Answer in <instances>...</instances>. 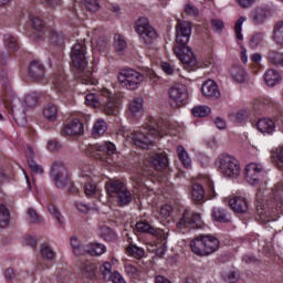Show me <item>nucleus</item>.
Listing matches in <instances>:
<instances>
[{
  "label": "nucleus",
  "mask_w": 283,
  "mask_h": 283,
  "mask_svg": "<svg viewBox=\"0 0 283 283\" xmlns=\"http://www.w3.org/2000/svg\"><path fill=\"white\" fill-rule=\"evenodd\" d=\"M48 209H49V213H51V216H53L60 224H63V216L61 214L56 206L50 203L48 206Z\"/></svg>",
  "instance_id": "nucleus-55"
},
{
  "label": "nucleus",
  "mask_w": 283,
  "mask_h": 283,
  "mask_svg": "<svg viewBox=\"0 0 283 283\" xmlns=\"http://www.w3.org/2000/svg\"><path fill=\"white\" fill-rule=\"evenodd\" d=\"M29 19L32 23L33 30H36L38 32H41L45 29V21L41 19L39 15L29 14Z\"/></svg>",
  "instance_id": "nucleus-46"
},
{
  "label": "nucleus",
  "mask_w": 283,
  "mask_h": 283,
  "mask_svg": "<svg viewBox=\"0 0 283 283\" xmlns=\"http://www.w3.org/2000/svg\"><path fill=\"white\" fill-rule=\"evenodd\" d=\"M8 224H10V211L6 205H0V227L1 229H6Z\"/></svg>",
  "instance_id": "nucleus-44"
},
{
  "label": "nucleus",
  "mask_w": 283,
  "mask_h": 283,
  "mask_svg": "<svg viewBox=\"0 0 283 283\" xmlns=\"http://www.w3.org/2000/svg\"><path fill=\"white\" fill-rule=\"evenodd\" d=\"M266 9L264 8H255L250 14V21L254 25H262L264 21H266Z\"/></svg>",
  "instance_id": "nucleus-30"
},
{
  "label": "nucleus",
  "mask_w": 283,
  "mask_h": 283,
  "mask_svg": "<svg viewBox=\"0 0 283 283\" xmlns=\"http://www.w3.org/2000/svg\"><path fill=\"white\" fill-rule=\"evenodd\" d=\"M268 61L272 65H275L276 67H282L283 65V54L275 51V50H269L268 51Z\"/></svg>",
  "instance_id": "nucleus-37"
},
{
  "label": "nucleus",
  "mask_w": 283,
  "mask_h": 283,
  "mask_svg": "<svg viewBox=\"0 0 283 283\" xmlns=\"http://www.w3.org/2000/svg\"><path fill=\"white\" fill-rule=\"evenodd\" d=\"M62 147L63 145L57 139H50L46 144V149L49 151H59Z\"/></svg>",
  "instance_id": "nucleus-56"
},
{
  "label": "nucleus",
  "mask_w": 283,
  "mask_h": 283,
  "mask_svg": "<svg viewBox=\"0 0 283 283\" xmlns=\"http://www.w3.org/2000/svg\"><path fill=\"white\" fill-rule=\"evenodd\" d=\"M115 198L119 207H127L132 203V192L127 188L122 190Z\"/></svg>",
  "instance_id": "nucleus-38"
},
{
  "label": "nucleus",
  "mask_w": 283,
  "mask_h": 283,
  "mask_svg": "<svg viewBox=\"0 0 283 283\" xmlns=\"http://www.w3.org/2000/svg\"><path fill=\"white\" fill-rule=\"evenodd\" d=\"M25 277H28V272L23 271V270H14L12 268H8L4 271V280L8 283H12V280H19V282H23V280H25Z\"/></svg>",
  "instance_id": "nucleus-26"
},
{
  "label": "nucleus",
  "mask_w": 283,
  "mask_h": 283,
  "mask_svg": "<svg viewBox=\"0 0 283 283\" xmlns=\"http://www.w3.org/2000/svg\"><path fill=\"white\" fill-rule=\"evenodd\" d=\"M43 116L51 122L56 120V116H59V108L54 104H49L43 109Z\"/></svg>",
  "instance_id": "nucleus-39"
},
{
  "label": "nucleus",
  "mask_w": 283,
  "mask_h": 283,
  "mask_svg": "<svg viewBox=\"0 0 283 283\" xmlns=\"http://www.w3.org/2000/svg\"><path fill=\"white\" fill-rule=\"evenodd\" d=\"M27 216H28L29 222H32V223L40 222L41 220V218L39 217V213H36V210L32 208L28 209Z\"/></svg>",
  "instance_id": "nucleus-57"
},
{
  "label": "nucleus",
  "mask_w": 283,
  "mask_h": 283,
  "mask_svg": "<svg viewBox=\"0 0 283 283\" xmlns=\"http://www.w3.org/2000/svg\"><path fill=\"white\" fill-rule=\"evenodd\" d=\"M135 30L140 39H143L144 43H146V45H149V43L156 41L158 36L156 30L149 25V20L147 18H139L136 22Z\"/></svg>",
  "instance_id": "nucleus-13"
},
{
  "label": "nucleus",
  "mask_w": 283,
  "mask_h": 283,
  "mask_svg": "<svg viewBox=\"0 0 283 283\" xmlns=\"http://www.w3.org/2000/svg\"><path fill=\"white\" fill-rule=\"evenodd\" d=\"M145 76L147 78H156V73L148 70L145 74H142L134 69H125L119 72L117 78L122 87H125L126 90H138V85L145 81Z\"/></svg>",
  "instance_id": "nucleus-6"
},
{
  "label": "nucleus",
  "mask_w": 283,
  "mask_h": 283,
  "mask_svg": "<svg viewBox=\"0 0 283 283\" xmlns=\"http://www.w3.org/2000/svg\"><path fill=\"white\" fill-rule=\"evenodd\" d=\"M266 176V170L260 164H250L245 167V180L253 187L260 185Z\"/></svg>",
  "instance_id": "nucleus-15"
},
{
  "label": "nucleus",
  "mask_w": 283,
  "mask_h": 283,
  "mask_svg": "<svg viewBox=\"0 0 283 283\" xmlns=\"http://www.w3.org/2000/svg\"><path fill=\"white\" fill-rule=\"evenodd\" d=\"M84 7L88 12H98L101 10L98 0H84Z\"/></svg>",
  "instance_id": "nucleus-54"
},
{
  "label": "nucleus",
  "mask_w": 283,
  "mask_h": 283,
  "mask_svg": "<svg viewBox=\"0 0 283 283\" xmlns=\"http://www.w3.org/2000/svg\"><path fill=\"white\" fill-rule=\"evenodd\" d=\"M107 132V123L103 119H98L95 122L93 126V136L96 138V136H103Z\"/></svg>",
  "instance_id": "nucleus-47"
},
{
  "label": "nucleus",
  "mask_w": 283,
  "mask_h": 283,
  "mask_svg": "<svg viewBox=\"0 0 283 283\" xmlns=\"http://www.w3.org/2000/svg\"><path fill=\"white\" fill-rule=\"evenodd\" d=\"M191 200L196 205H202L205 202V188L201 185L195 184L192 186Z\"/></svg>",
  "instance_id": "nucleus-34"
},
{
  "label": "nucleus",
  "mask_w": 283,
  "mask_h": 283,
  "mask_svg": "<svg viewBox=\"0 0 283 283\" xmlns=\"http://www.w3.org/2000/svg\"><path fill=\"white\" fill-rule=\"evenodd\" d=\"M256 128L261 134H273L275 132V122L269 118H261L256 123Z\"/></svg>",
  "instance_id": "nucleus-27"
},
{
  "label": "nucleus",
  "mask_w": 283,
  "mask_h": 283,
  "mask_svg": "<svg viewBox=\"0 0 283 283\" xmlns=\"http://www.w3.org/2000/svg\"><path fill=\"white\" fill-rule=\"evenodd\" d=\"M216 165L226 178H238L240 176V161L231 155L219 156Z\"/></svg>",
  "instance_id": "nucleus-9"
},
{
  "label": "nucleus",
  "mask_w": 283,
  "mask_h": 283,
  "mask_svg": "<svg viewBox=\"0 0 283 283\" xmlns=\"http://www.w3.org/2000/svg\"><path fill=\"white\" fill-rule=\"evenodd\" d=\"M99 94L101 95L96 93L86 94L85 103L91 107H101L106 116H116L118 114V107H120L118 97L107 88H103Z\"/></svg>",
  "instance_id": "nucleus-5"
},
{
  "label": "nucleus",
  "mask_w": 283,
  "mask_h": 283,
  "mask_svg": "<svg viewBox=\"0 0 283 283\" xmlns=\"http://www.w3.org/2000/svg\"><path fill=\"white\" fill-rule=\"evenodd\" d=\"M126 188L127 186L118 179H111L106 182V191L111 198H116Z\"/></svg>",
  "instance_id": "nucleus-22"
},
{
  "label": "nucleus",
  "mask_w": 283,
  "mask_h": 283,
  "mask_svg": "<svg viewBox=\"0 0 283 283\" xmlns=\"http://www.w3.org/2000/svg\"><path fill=\"white\" fill-rule=\"evenodd\" d=\"M127 253L132 255V258H136L137 260H140V258H144L145 250L143 248H138L137 245L130 244L126 249Z\"/></svg>",
  "instance_id": "nucleus-50"
},
{
  "label": "nucleus",
  "mask_w": 283,
  "mask_h": 283,
  "mask_svg": "<svg viewBox=\"0 0 283 283\" xmlns=\"http://www.w3.org/2000/svg\"><path fill=\"white\" fill-rule=\"evenodd\" d=\"M171 211H174V208L169 205H165L160 209V216L164 218H169L171 216Z\"/></svg>",
  "instance_id": "nucleus-63"
},
{
  "label": "nucleus",
  "mask_w": 283,
  "mask_h": 283,
  "mask_svg": "<svg viewBox=\"0 0 283 283\" xmlns=\"http://www.w3.org/2000/svg\"><path fill=\"white\" fill-rule=\"evenodd\" d=\"M53 85L55 87V92L57 94H65L67 92L70 85L67 82V75L63 71H57L53 76Z\"/></svg>",
  "instance_id": "nucleus-19"
},
{
  "label": "nucleus",
  "mask_w": 283,
  "mask_h": 283,
  "mask_svg": "<svg viewBox=\"0 0 283 283\" xmlns=\"http://www.w3.org/2000/svg\"><path fill=\"white\" fill-rule=\"evenodd\" d=\"M84 193L88 198L94 196V193H96V185L92 184V182L86 184L85 187H84Z\"/></svg>",
  "instance_id": "nucleus-59"
},
{
  "label": "nucleus",
  "mask_w": 283,
  "mask_h": 283,
  "mask_svg": "<svg viewBox=\"0 0 283 283\" xmlns=\"http://www.w3.org/2000/svg\"><path fill=\"white\" fill-rule=\"evenodd\" d=\"M205 222L200 213H196L189 209H185L182 216L177 222V229H203Z\"/></svg>",
  "instance_id": "nucleus-10"
},
{
  "label": "nucleus",
  "mask_w": 283,
  "mask_h": 283,
  "mask_svg": "<svg viewBox=\"0 0 283 283\" xmlns=\"http://www.w3.org/2000/svg\"><path fill=\"white\" fill-rule=\"evenodd\" d=\"M211 25L214 32H222V30H224V22L222 20L212 19Z\"/></svg>",
  "instance_id": "nucleus-58"
},
{
  "label": "nucleus",
  "mask_w": 283,
  "mask_h": 283,
  "mask_svg": "<svg viewBox=\"0 0 283 283\" xmlns=\"http://www.w3.org/2000/svg\"><path fill=\"white\" fill-rule=\"evenodd\" d=\"M230 76L237 83H244V78H247V71H244L241 66L233 65L230 69Z\"/></svg>",
  "instance_id": "nucleus-35"
},
{
  "label": "nucleus",
  "mask_w": 283,
  "mask_h": 283,
  "mask_svg": "<svg viewBox=\"0 0 283 283\" xmlns=\"http://www.w3.org/2000/svg\"><path fill=\"white\" fill-rule=\"evenodd\" d=\"M191 113L196 118H205L211 114V108L209 106H195Z\"/></svg>",
  "instance_id": "nucleus-45"
},
{
  "label": "nucleus",
  "mask_w": 283,
  "mask_h": 283,
  "mask_svg": "<svg viewBox=\"0 0 283 283\" xmlns=\"http://www.w3.org/2000/svg\"><path fill=\"white\" fill-rule=\"evenodd\" d=\"M264 41V33H254L249 42V45L252 50H255Z\"/></svg>",
  "instance_id": "nucleus-52"
},
{
  "label": "nucleus",
  "mask_w": 283,
  "mask_h": 283,
  "mask_svg": "<svg viewBox=\"0 0 283 283\" xmlns=\"http://www.w3.org/2000/svg\"><path fill=\"white\" fill-rule=\"evenodd\" d=\"M28 165H29V169H31V174L32 176L34 175H43V167L39 166V164H36V161H34V150H32V147H28Z\"/></svg>",
  "instance_id": "nucleus-29"
},
{
  "label": "nucleus",
  "mask_w": 283,
  "mask_h": 283,
  "mask_svg": "<svg viewBox=\"0 0 283 283\" xmlns=\"http://www.w3.org/2000/svg\"><path fill=\"white\" fill-rule=\"evenodd\" d=\"M161 70L165 72V74L171 75L174 72H176V66L170 65L167 62L161 63Z\"/></svg>",
  "instance_id": "nucleus-62"
},
{
  "label": "nucleus",
  "mask_w": 283,
  "mask_h": 283,
  "mask_svg": "<svg viewBox=\"0 0 283 283\" xmlns=\"http://www.w3.org/2000/svg\"><path fill=\"white\" fill-rule=\"evenodd\" d=\"M36 95L29 94L24 97V105H27V107H34V105H36Z\"/></svg>",
  "instance_id": "nucleus-60"
},
{
  "label": "nucleus",
  "mask_w": 283,
  "mask_h": 283,
  "mask_svg": "<svg viewBox=\"0 0 283 283\" xmlns=\"http://www.w3.org/2000/svg\"><path fill=\"white\" fill-rule=\"evenodd\" d=\"M49 39L50 43H52V45H55L56 48H63L65 43V35H63V32L61 31L52 30L50 32Z\"/></svg>",
  "instance_id": "nucleus-36"
},
{
  "label": "nucleus",
  "mask_w": 283,
  "mask_h": 283,
  "mask_svg": "<svg viewBox=\"0 0 283 283\" xmlns=\"http://www.w3.org/2000/svg\"><path fill=\"white\" fill-rule=\"evenodd\" d=\"M169 129L168 124L163 122H156L154 117L148 118V123L143 125L139 130H134L130 135H127L128 140H132L133 145L140 149H149L154 146L156 138H163Z\"/></svg>",
  "instance_id": "nucleus-3"
},
{
  "label": "nucleus",
  "mask_w": 283,
  "mask_h": 283,
  "mask_svg": "<svg viewBox=\"0 0 283 283\" xmlns=\"http://www.w3.org/2000/svg\"><path fill=\"white\" fill-rule=\"evenodd\" d=\"M201 92L203 96H207L208 98H218L220 96V90H218V85L213 80H209L201 86Z\"/></svg>",
  "instance_id": "nucleus-24"
},
{
  "label": "nucleus",
  "mask_w": 283,
  "mask_h": 283,
  "mask_svg": "<svg viewBox=\"0 0 283 283\" xmlns=\"http://www.w3.org/2000/svg\"><path fill=\"white\" fill-rule=\"evenodd\" d=\"M190 248L196 255H211L220 249V240L211 234H200L190 242Z\"/></svg>",
  "instance_id": "nucleus-8"
},
{
  "label": "nucleus",
  "mask_w": 283,
  "mask_h": 283,
  "mask_svg": "<svg viewBox=\"0 0 283 283\" xmlns=\"http://www.w3.org/2000/svg\"><path fill=\"white\" fill-rule=\"evenodd\" d=\"M255 112L251 108H242L235 114V123H244V120H249L251 116H254Z\"/></svg>",
  "instance_id": "nucleus-43"
},
{
  "label": "nucleus",
  "mask_w": 283,
  "mask_h": 283,
  "mask_svg": "<svg viewBox=\"0 0 283 283\" xmlns=\"http://www.w3.org/2000/svg\"><path fill=\"white\" fill-rule=\"evenodd\" d=\"M0 85L4 91L3 102L6 105L11 106L14 120L17 123H19V120H25V111H19V107H17V103L21 104V101L13 98L12 86L10 85V76H8L6 71H2L0 74Z\"/></svg>",
  "instance_id": "nucleus-7"
},
{
  "label": "nucleus",
  "mask_w": 283,
  "mask_h": 283,
  "mask_svg": "<svg viewBox=\"0 0 283 283\" xmlns=\"http://www.w3.org/2000/svg\"><path fill=\"white\" fill-rule=\"evenodd\" d=\"M114 283H126L123 275L118 272H113V279H111Z\"/></svg>",
  "instance_id": "nucleus-64"
},
{
  "label": "nucleus",
  "mask_w": 283,
  "mask_h": 283,
  "mask_svg": "<svg viewBox=\"0 0 283 283\" xmlns=\"http://www.w3.org/2000/svg\"><path fill=\"white\" fill-rule=\"evenodd\" d=\"M171 107H185L189 103V91L185 84H175L169 90Z\"/></svg>",
  "instance_id": "nucleus-11"
},
{
  "label": "nucleus",
  "mask_w": 283,
  "mask_h": 283,
  "mask_svg": "<svg viewBox=\"0 0 283 283\" xmlns=\"http://www.w3.org/2000/svg\"><path fill=\"white\" fill-rule=\"evenodd\" d=\"M40 253L44 260H49V262H52L54 258H56V252L50 247V244L43 243L40 247Z\"/></svg>",
  "instance_id": "nucleus-42"
},
{
  "label": "nucleus",
  "mask_w": 283,
  "mask_h": 283,
  "mask_svg": "<svg viewBox=\"0 0 283 283\" xmlns=\"http://www.w3.org/2000/svg\"><path fill=\"white\" fill-rule=\"evenodd\" d=\"M190 36L191 24L189 22L178 21L176 24V45L174 52L188 72L198 67V60L196 59V55H193L191 48L187 45Z\"/></svg>",
  "instance_id": "nucleus-2"
},
{
  "label": "nucleus",
  "mask_w": 283,
  "mask_h": 283,
  "mask_svg": "<svg viewBox=\"0 0 283 283\" xmlns=\"http://www.w3.org/2000/svg\"><path fill=\"white\" fill-rule=\"evenodd\" d=\"M83 132V123H81L78 119H73L64 128L61 129L62 136H81Z\"/></svg>",
  "instance_id": "nucleus-20"
},
{
  "label": "nucleus",
  "mask_w": 283,
  "mask_h": 283,
  "mask_svg": "<svg viewBox=\"0 0 283 283\" xmlns=\"http://www.w3.org/2000/svg\"><path fill=\"white\" fill-rule=\"evenodd\" d=\"M114 41L116 52L120 54L122 52H125V50H127V41H125V36L120 34H115Z\"/></svg>",
  "instance_id": "nucleus-49"
},
{
  "label": "nucleus",
  "mask_w": 283,
  "mask_h": 283,
  "mask_svg": "<svg viewBox=\"0 0 283 283\" xmlns=\"http://www.w3.org/2000/svg\"><path fill=\"white\" fill-rule=\"evenodd\" d=\"M244 21H247V17H240L234 25L235 38L239 41H242L244 39V36L242 35V24L244 23Z\"/></svg>",
  "instance_id": "nucleus-53"
},
{
  "label": "nucleus",
  "mask_w": 283,
  "mask_h": 283,
  "mask_svg": "<svg viewBox=\"0 0 283 283\" xmlns=\"http://www.w3.org/2000/svg\"><path fill=\"white\" fill-rule=\"evenodd\" d=\"M229 205L235 213H247L249 210V203L243 197H234L230 199Z\"/></svg>",
  "instance_id": "nucleus-25"
},
{
  "label": "nucleus",
  "mask_w": 283,
  "mask_h": 283,
  "mask_svg": "<svg viewBox=\"0 0 283 283\" xmlns=\"http://www.w3.org/2000/svg\"><path fill=\"white\" fill-rule=\"evenodd\" d=\"M136 229L137 231H139V233H148L149 235H153L157 240H160V242H165V240H167V233H165V230L154 228L147 221L137 222Z\"/></svg>",
  "instance_id": "nucleus-17"
},
{
  "label": "nucleus",
  "mask_w": 283,
  "mask_h": 283,
  "mask_svg": "<svg viewBox=\"0 0 283 283\" xmlns=\"http://www.w3.org/2000/svg\"><path fill=\"white\" fill-rule=\"evenodd\" d=\"M214 222L229 223L231 222V217L224 210V208H213L211 213Z\"/></svg>",
  "instance_id": "nucleus-33"
},
{
  "label": "nucleus",
  "mask_w": 283,
  "mask_h": 283,
  "mask_svg": "<svg viewBox=\"0 0 283 283\" xmlns=\"http://www.w3.org/2000/svg\"><path fill=\"white\" fill-rule=\"evenodd\" d=\"M263 193L262 189L256 192L255 220L266 224L277 220L283 211V182L276 184L272 190L274 201L265 200Z\"/></svg>",
  "instance_id": "nucleus-1"
},
{
  "label": "nucleus",
  "mask_w": 283,
  "mask_h": 283,
  "mask_svg": "<svg viewBox=\"0 0 283 283\" xmlns=\"http://www.w3.org/2000/svg\"><path fill=\"white\" fill-rule=\"evenodd\" d=\"M4 48L0 50V63L6 65L12 52H17L19 50V42L14 38V35L7 33L3 35Z\"/></svg>",
  "instance_id": "nucleus-16"
},
{
  "label": "nucleus",
  "mask_w": 283,
  "mask_h": 283,
  "mask_svg": "<svg viewBox=\"0 0 283 283\" xmlns=\"http://www.w3.org/2000/svg\"><path fill=\"white\" fill-rule=\"evenodd\" d=\"M264 81L265 84L268 85V87H275V85H277L280 83V81H282V76L280 75V73L273 69H269L265 73H264Z\"/></svg>",
  "instance_id": "nucleus-28"
},
{
  "label": "nucleus",
  "mask_w": 283,
  "mask_h": 283,
  "mask_svg": "<svg viewBox=\"0 0 283 283\" xmlns=\"http://www.w3.org/2000/svg\"><path fill=\"white\" fill-rule=\"evenodd\" d=\"M149 165L155 171H167L169 169V157L166 153H156L150 156Z\"/></svg>",
  "instance_id": "nucleus-18"
},
{
  "label": "nucleus",
  "mask_w": 283,
  "mask_h": 283,
  "mask_svg": "<svg viewBox=\"0 0 283 283\" xmlns=\"http://www.w3.org/2000/svg\"><path fill=\"white\" fill-rule=\"evenodd\" d=\"M50 176L57 189H65L67 185H71L70 177H67V169H65L62 163H53Z\"/></svg>",
  "instance_id": "nucleus-12"
},
{
  "label": "nucleus",
  "mask_w": 283,
  "mask_h": 283,
  "mask_svg": "<svg viewBox=\"0 0 283 283\" xmlns=\"http://www.w3.org/2000/svg\"><path fill=\"white\" fill-rule=\"evenodd\" d=\"M29 76L33 81H41L45 76V66L39 61L31 62L29 66Z\"/></svg>",
  "instance_id": "nucleus-23"
},
{
  "label": "nucleus",
  "mask_w": 283,
  "mask_h": 283,
  "mask_svg": "<svg viewBox=\"0 0 283 283\" xmlns=\"http://www.w3.org/2000/svg\"><path fill=\"white\" fill-rule=\"evenodd\" d=\"M143 105V98L136 97L132 102H129L127 111L128 118H140L144 112Z\"/></svg>",
  "instance_id": "nucleus-21"
},
{
  "label": "nucleus",
  "mask_w": 283,
  "mask_h": 283,
  "mask_svg": "<svg viewBox=\"0 0 283 283\" xmlns=\"http://www.w3.org/2000/svg\"><path fill=\"white\" fill-rule=\"evenodd\" d=\"M71 61L76 70V78L83 85H94L96 80L92 77V72L87 70V46L84 42L75 43L71 49Z\"/></svg>",
  "instance_id": "nucleus-4"
},
{
  "label": "nucleus",
  "mask_w": 283,
  "mask_h": 283,
  "mask_svg": "<svg viewBox=\"0 0 283 283\" xmlns=\"http://www.w3.org/2000/svg\"><path fill=\"white\" fill-rule=\"evenodd\" d=\"M81 275L84 280H94L96 277V265L86 261L82 264Z\"/></svg>",
  "instance_id": "nucleus-32"
},
{
  "label": "nucleus",
  "mask_w": 283,
  "mask_h": 283,
  "mask_svg": "<svg viewBox=\"0 0 283 283\" xmlns=\"http://www.w3.org/2000/svg\"><path fill=\"white\" fill-rule=\"evenodd\" d=\"M124 269L126 275H128V277H133V280L140 276V270H138V268L134 266L132 263H126Z\"/></svg>",
  "instance_id": "nucleus-51"
},
{
  "label": "nucleus",
  "mask_w": 283,
  "mask_h": 283,
  "mask_svg": "<svg viewBox=\"0 0 283 283\" xmlns=\"http://www.w3.org/2000/svg\"><path fill=\"white\" fill-rule=\"evenodd\" d=\"M90 156L99 160H109L111 156L116 154V145L112 142H104L103 144L95 145L88 148Z\"/></svg>",
  "instance_id": "nucleus-14"
},
{
  "label": "nucleus",
  "mask_w": 283,
  "mask_h": 283,
  "mask_svg": "<svg viewBox=\"0 0 283 283\" xmlns=\"http://www.w3.org/2000/svg\"><path fill=\"white\" fill-rule=\"evenodd\" d=\"M273 40L277 45L283 46V21H279L274 24L273 28Z\"/></svg>",
  "instance_id": "nucleus-41"
},
{
  "label": "nucleus",
  "mask_w": 283,
  "mask_h": 283,
  "mask_svg": "<svg viewBox=\"0 0 283 283\" xmlns=\"http://www.w3.org/2000/svg\"><path fill=\"white\" fill-rule=\"evenodd\" d=\"M177 155L180 163L184 165V167H186V169H189V167H191V158L189 157V154L187 153V150H185V147L178 146Z\"/></svg>",
  "instance_id": "nucleus-40"
},
{
  "label": "nucleus",
  "mask_w": 283,
  "mask_h": 283,
  "mask_svg": "<svg viewBox=\"0 0 283 283\" xmlns=\"http://www.w3.org/2000/svg\"><path fill=\"white\" fill-rule=\"evenodd\" d=\"M71 247L74 255H85V245L81 244L76 237L71 238Z\"/></svg>",
  "instance_id": "nucleus-48"
},
{
  "label": "nucleus",
  "mask_w": 283,
  "mask_h": 283,
  "mask_svg": "<svg viewBox=\"0 0 283 283\" xmlns=\"http://www.w3.org/2000/svg\"><path fill=\"white\" fill-rule=\"evenodd\" d=\"M185 12L189 17H198V14H199L198 8H196V7L191 6V4H186Z\"/></svg>",
  "instance_id": "nucleus-61"
},
{
  "label": "nucleus",
  "mask_w": 283,
  "mask_h": 283,
  "mask_svg": "<svg viewBox=\"0 0 283 283\" xmlns=\"http://www.w3.org/2000/svg\"><path fill=\"white\" fill-rule=\"evenodd\" d=\"M107 251V248L103 243H90L84 248V255L87 253L92 256L103 255Z\"/></svg>",
  "instance_id": "nucleus-31"
}]
</instances>
